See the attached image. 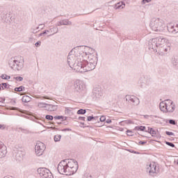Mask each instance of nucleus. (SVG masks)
Returning <instances> with one entry per match:
<instances>
[{
	"label": "nucleus",
	"instance_id": "1",
	"mask_svg": "<svg viewBox=\"0 0 178 178\" xmlns=\"http://www.w3.org/2000/svg\"><path fill=\"white\" fill-rule=\"evenodd\" d=\"M67 62L71 69L79 73L91 72L98 63V56L94 49L81 46L74 47L68 54Z\"/></svg>",
	"mask_w": 178,
	"mask_h": 178
},
{
	"label": "nucleus",
	"instance_id": "2",
	"mask_svg": "<svg viewBox=\"0 0 178 178\" xmlns=\"http://www.w3.org/2000/svg\"><path fill=\"white\" fill-rule=\"evenodd\" d=\"M170 48H172L170 40L162 36L150 39L148 42V49L152 52H158L161 56L170 52Z\"/></svg>",
	"mask_w": 178,
	"mask_h": 178
},
{
	"label": "nucleus",
	"instance_id": "3",
	"mask_svg": "<svg viewBox=\"0 0 178 178\" xmlns=\"http://www.w3.org/2000/svg\"><path fill=\"white\" fill-rule=\"evenodd\" d=\"M58 172L60 175H65V176H72L77 172L79 169V163L76 160H63L58 165Z\"/></svg>",
	"mask_w": 178,
	"mask_h": 178
},
{
	"label": "nucleus",
	"instance_id": "4",
	"mask_svg": "<svg viewBox=\"0 0 178 178\" xmlns=\"http://www.w3.org/2000/svg\"><path fill=\"white\" fill-rule=\"evenodd\" d=\"M149 27L153 30V31H156V33H163L165 31L166 29V24H165V22L159 18H152L149 23Z\"/></svg>",
	"mask_w": 178,
	"mask_h": 178
},
{
	"label": "nucleus",
	"instance_id": "5",
	"mask_svg": "<svg viewBox=\"0 0 178 178\" xmlns=\"http://www.w3.org/2000/svg\"><path fill=\"white\" fill-rule=\"evenodd\" d=\"M9 66L13 70L19 72L24 67V57L18 56L11 58L9 61Z\"/></svg>",
	"mask_w": 178,
	"mask_h": 178
},
{
	"label": "nucleus",
	"instance_id": "6",
	"mask_svg": "<svg viewBox=\"0 0 178 178\" xmlns=\"http://www.w3.org/2000/svg\"><path fill=\"white\" fill-rule=\"evenodd\" d=\"M74 88L76 92H84L86 91V83L84 81L76 79L74 82Z\"/></svg>",
	"mask_w": 178,
	"mask_h": 178
},
{
	"label": "nucleus",
	"instance_id": "7",
	"mask_svg": "<svg viewBox=\"0 0 178 178\" xmlns=\"http://www.w3.org/2000/svg\"><path fill=\"white\" fill-rule=\"evenodd\" d=\"M146 169L150 176H155V175L158 173V168L156 167V163L155 162L147 163Z\"/></svg>",
	"mask_w": 178,
	"mask_h": 178
},
{
	"label": "nucleus",
	"instance_id": "8",
	"mask_svg": "<svg viewBox=\"0 0 178 178\" xmlns=\"http://www.w3.org/2000/svg\"><path fill=\"white\" fill-rule=\"evenodd\" d=\"M38 173L42 178H54V176L52 175L51 171L45 168H38Z\"/></svg>",
	"mask_w": 178,
	"mask_h": 178
},
{
	"label": "nucleus",
	"instance_id": "9",
	"mask_svg": "<svg viewBox=\"0 0 178 178\" xmlns=\"http://www.w3.org/2000/svg\"><path fill=\"white\" fill-rule=\"evenodd\" d=\"M35 151L38 156H41L45 151V145L42 142H38L35 146Z\"/></svg>",
	"mask_w": 178,
	"mask_h": 178
},
{
	"label": "nucleus",
	"instance_id": "10",
	"mask_svg": "<svg viewBox=\"0 0 178 178\" xmlns=\"http://www.w3.org/2000/svg\"><path fill=\"white\" fill-rule=\"evenodd\" d=\"M125 99L134 106H138L140 105V99L134 95H127Z\"/></svg>",
	"mask_w": 178,
	"mask_h": 178
},
{
	"label": "nucleus",
	"instance_id": "11",
	"mask_svg": "<svg viewBox=\"0 0 178 178\" xmlns=\"http://www.w3.org/2000/svg\"><path fill=\"white\" fill-rule=\"evenodd\" d=\"M1 19L5 23H7L8 24H10L13 20H15V17L10 16L9 14H8L7 12L3 11L1 13Z\"/></svg>",
	"mask_w": 178,
	"mask_h": 178
},
{
	"label": "nucleus",
	"instance_id": "12",
	"mask_svg": "<svg viewBox=\"0 0 178 178\" xmlns=\"http://www.w3.org/2000/svg\"><path fill=\"white\" fill-rule=\"evenodd\" d=\"M58 31H59V29L54 26L52 28H50L49 30H44L43 31V34H45V35H47L48 37H51L52 35H55V34H57Z\"/></svg>",
	"mask_w": 178,
	"mask_h": 178
},
{
	"label": "nucleus",
	"instance_id": "13",
	"mask_svg": "<svg viewBox=\"0 0 178 178\" xmlns=\"http://www.w3.org/2000/svg\"><path fill=\"white\" fill-rule=\"evenodd\" d=\"M176 109V104L172 100H167V113H172Z\"/></svg>",
	"mask_w": 178,
	"mask_h": 178
},
{
	"label": "nucleus",
	"instance_id": "14",
	"mask_svg": "<svg viewBox=\"0 0 178 178\" xmlns=\"http://www.w3.org/2000/svg\"><path fill=\"white\" fill-rule=\"evenodd\" d=\"M6 154H8L6 146L3 145V143L0 141V159L5 158Z\"/></svg>",
	"mask_w": 178,
	"mask_h": 178
},
{
	"label": "nucleus",
	"instance_id": "15",
	"mask_svg": "<svg viewBox=\"0 0 178 178\" xmlns=\"http://www.w3.org/2000/svg\"><path fill=\"white\" fill-rule=\"evenodd\" d=\"M92 95L94 98H101L104 95L102 89L101 88H95L92 91Z\"/></svg>",
	"mask_w": 178,
	"mask_h": 178
},
{
	"label": "nucleus",
	"instance_id": "16",
	"mask_svg": "<svg viewBox=\"0 0 178 178\" xmlns=\"http://www.w3.org/2000/svg\"><path fill=\"white\" fill-rule=\"evenodd\" d=\"M56 26H72V22L69 21V19H63L58 22Z\"/></svg>",
	"mask_w": 178,
	"mask_h": 178
},
{
	"label": "nucleus",
	"instance_id": "17",
	"mask_svg": "<svg viewBox=\"0 0 178 178\" xmlns=\"http://www.w3.org/2000/svg\"><path fill=\"white\" fill-rule=\"evenodd\" d=\"M46 108L47 111H49V112H55V111H58V105L47 104Z\"/></svg>",
	"mask_w": 178,
	"mask_h": 178
},
{
	"label": "nucleus",
	"instance_id": "18",
	"mask_svg": "<svg viewBox=\"0 0 178 178\" xmlns=\"http://www.w3.org/2000/svg\"><path fill=\"white\" fill-rule=\"evenodd\" d=\"M159 106L162 112H164V113H167V100H165L164 102H161L160 103Z\"/></svg>",
	"mask_w": 178,
	"mask_h": 178
},
{
	"label": "nucleus",
	"instance_id": "19",
	"mask_svg": "<svg viewBox=\"0 0 178 178\" xmlns=\"http://www.w3.org/2000/svg\"><path fill=\"white\" fill-rule=\"evenodd\" d=\"M168 31L169 33H173L174 34L178 33V24L168 27Z\"/></svg>",
	"mask_w": 178,
	"mask_h": 178
},
{
	"label": "nucleus",
	"instance_id": "20",
	"mask_svg": "<svg viewBox=\"0 0 178 178\" xmlns=\"http://www.w3.org/2000/svg\"><path fill=\"white\" fill-rule=\"evenodd\" d=\"M171 63L174 67L178 69V56H174L171 59Z\"/></svg>",
	"mask_w": 178,
	"mask_h": 178
},
{
	"label": "nucleus",
	"instance_id": "21",
	"mask_svg": "<svg viewBox=\"0 0 178 178\" xmlns=\"http://www.w3.org/2000/svg\"><path fill=\"white\" fill-rule=\"evenodd\" d=\"M26 153L22 150L17 152L16 158L18 161H22V158H24Z\"/></svg>",
	"mask_w": 178,
	"mask_h": 178
},
{
	"label": "nucleus",
	"instance_id": "22",
	"mask_svg": "<svg viewBox=\"0 0 178 178\" xmlns=\"http://www.w3.org/2000/svg\"><path fill=\"white\" fill-rule=\"evenodd\" d=\"M124 6H126V4H124V3L118 2L115 5L114 8L115 9H123Z\"/></svg>",
	"mask_w": 178,
	"mask_h": 178
},
{
	"label": "nucleus",
	"instance_id": "23",
	"mask_svg": "<svg viewBox=\"0 0 178 178\" xmlns=\"http://www.w3.org/2000/svg\"><path fill=\"white\" fill-rule=\"evenodd\" d=\"M31 101V97H29L28 95L23 96L22 97V102H30Z\"/></svg>",
	"mask_w": 178,
	"mask_h": 178
},
{
	"label": "nucleus",
	"instance_id": "24",
	"mask_svg": "<svg viewBox=\"0 0 178 178\" xmlns=\"http://www.w3.org/2000/svg\"><path fill=\"white\" fill-rule=\"evenodd\" d=\"M61 138H62V136L60 135H56L54 136V138L55 143H59Z\"/></svg>",
	"mask_w": 178,
	"mask_h": 178
},
{
	"label": "nucleus",
	"instance_id": "25",
	"mask_svg": "<svg viewBox=\"0 0 178 178\" xmlns=\"http://www.w3.org/2000/svg\"><path fill=\"white\" fill-rule=\"evenodd\" d=\"M47 105H48V104L44 102L38 103V108H47Z\"/></svg>",
	"mask_w": 178,
	"mask_h": 178
},
{
	"label": "nucleus",
	"instance_id": "26",
	"mask_svg": "<svg viewBox=\"0 0 178 178\" xmlns=\"http://www.w3.org/2000/svg\"><path fill=\"white\" fill-rule=\"evenodd\" d=\"M148 133H149L152 136H155L156 134V131L154 130V129L150 128L148 129Z\"/></svg>",
	"mask_w": 178,
	"mask_h": 178
},
{
	"label": "nucleus",
	"instance_id": "27",
	"mask_svg": "<svg viewBox=\"0 0 178 178\" xmlns=\"http://www.w3.org/2000/svg\"><path fill=\"white\" fill-rule=\"evenodd\" d=\"M134 130H138L140 131H144L145 130V127L140 126V127H136Z\"/></svg>",
	"mask_w": 178,
	"mask_h": 178
},
{
	"label": "nucleus",
	"instance_id": "28",
	"mask_svg": "<svg viewBox=\"0 0 178 178\" xmlns=\"http://www.w3.org/2000/svg\"><path fill=\"white\" fill-rule=\"evenodd\" d=\"M1 77L3 79V80H9L10 79V76H8L5 74H2Z\"/></svg>",
	"mask_w": 178,
	"mask_h": 178
},
{
	"label": "nucleus",
	"instance_id": "29",
	"mask_svg": "<svg viewBox=\"0 0 178 178\" xmlns=\"http://www.w3.org/2000/svg\"><path fill=\"white\" fill-rule=\"evenodd\" d=\"M54 119H57V120L63 119V120H66V119H67V118L63 117L62 115H58V116H55Z\"/></svg>",
	"mask_w": 178,
	"mask_h": 178
},
{
	"label": "nucleus",
	"instance_id": "30",
	"mask_svg": "<svg viewBox=\"0 0 178 178\" xmlns=\"http://www.w3.org/2000/svg\"><path fill=\"white\" fill-rule=\"evenodd\" d=\"M39 29H40V26H38L36 28H33V29H32V33L33 34H37V32L39 31Z\"/></svg>",
	"mask_w": 178,
	"mask_h": 178
},
{
	"label": "nucleus",
	"instance_id": "31",
	"mask_svg": "<svg viewBox=\"0 0 178 178\" xmlns=\"http://www.w3.org/2000/svg\"><path fill=\"white\" fill-rule=\"evenodd\" d=\"M24 90V87L19 86V88H15V91H18V92H20V91H23Z\"/></svg>",
	"mask_w": 178,
	"mask_h": 178
},
{
	"label": "nucleus",
	"instance_id": "32",
	"mask_svg": "<svg viewBox=\"0 0 178 178\" xmlns=\"http://www.w3.org/2000/svg\"><path fill=\"white\" fill-rule=\"evenodd\" d=\"M86 113V110L80 109L77 111L78 115H84Z\"/></svg>",
	"mask_w": 178,
	"mask_h": 178
},
{
	"label": "nucleus",
	"instance_id": "33",
	"mask_svg": "<svg viewBox=\"0 0 178 178\" xmlns=\"http://www.w3.org/2000/svg\"><path fill=\"white\" fill-rule=\"evenodd\" d=\"M126 124H134V121L131 120H125Z\"/></svg>",
	"mask_w": 178,
	"mask_h": 178
},
{
	"label": "nucleus",
	"instance_id": "34",
	"mask_svg": "<svg viewBox=\"0 0 178 178\" xmlns=\"http://www.w3.org/2000/svg\"><path fill=\"white\" fill-rule=\"evenodd\" d=\"M15 80H17V81H23V77L22 76H15Z\"/></svg>",
	"mask_w": 178,
	"mask_h": 178
},
{
	"label": "nucleus",
	"instance_id": "35",
	"mask_svg": "<svg viewBox=\"0 0 178 178\" xmlns=\"http://www.w3.org/2000/svg\"><path fill=\"white\" fill-rule=\"evenodd\" d=\"M127 136H129V137H132V136H134L133 131L131 130H127Z\"/></svg>",
	"mask_w": 178,
	"mask_h": 178
},
{
	"label": "nucleus",
	"instance_id": "36",
	"mask_svg": "<svg viewBox=\"0 0 178 178\" xmlns=\"http://www.w3.org/2000/svg\"><path fill=\"white\" fill-rule=\"evenodd\" d=\"M72 108L66 107L65 113H67V114L70 113V112H72Z\"/></svg>",
	"mask_w": 178,
	"mask_h": 178
},
{
	"label": "nucleus",
	"instance_id": "37",
	"mask_svg": "<svg viewBox=\"0 0 178 178\" xmlns=\"http://www.w3.org/2000/svg\"><path fill=\"white\" fill-rule=\"evenodd\" d=\"M35 47H36V48H40V47H41V41L39 40L35 43Z\"/></svg>",
	"mask_w": 178,
	"mask_h": 178
},
{
	"label": "nucleus",
	"instance_id": "38",
	"mask_svg": "<svg viewBox=\"0 0 178 178\" xmlns=\"http://www.w3.org/2000/svg\"><path fill=\"white\" fill-rule=\"evenodd\" d=\"M46 119H47V120H54V116L52 115H46Z\"/></svg>",
	"mask_w": 178,
	"mask_h": 178
},
{
	"label": "nucleus",
	"instance_id": "39",
	"mask_svg": "<svg viewBox=\"0 0 178 178\" xmlns=\"http://www.w3.org/2000/svg\"><path fill=\"white\" fill-rule=\"evenodd\" d=\"M100 122H105V120H106V118L104 115L100 117Z\"/></svg>",
	"mask_w": 178,
	"mask_h": 178
},
{
	"label": "nucleus",
	"instance_id": "40",
	"mask_svg": "<svg viewBox=\"0 0 178 178\" xmlns=\"http://www.w3.org/2000/svg\"><path fill=\"white\" fill-rule=\"evenodd\" d=\"M6 129V125L0 124V130H5Z\"/></svg>",
	"mask_w": 178,
	"mask_h": 178
},
{
	"label": "nucleus",
	"instance_id": "41",
	"mask_svg": "<svg viewBox=\"0 0 178 178\" xmlns=\"http://www.w3.org/2000/svg\"><path fill=\"white\" fill-rule=\"evenodd\" d=\"M120 126H127V124H126V121H121L120 123H119Z\"/></svg>",
	"mask_w": 178,
	"mask_h": 178
},
{
	"label": "nucleus",
	"instance_id": "42",
	"mask_svg": "<svg viewBox=\"0 0 178 178\" xmlns=\"http://www.w3.org/2000/svg\"><path fill=\"white\" fill-rule=\"evenodd\" d=\"M94 119H95V118H94L92 116H89V117H88L87 120H88V122H91V120H92Z\"/></svg>",
	"mask_w": 178,
	"mask_h": 178
},
{
	"label": "nucleus",
	"instance_id": "43",
	"mask_svg": "<svg viewBox=\"0 0 178 178\" xmlns=\"http://www.w3.org/2000/svg\"><path fill=\"white\" fill-rule=\"evenodd\" d=\"M169 123H170V124L175 125V124H176V121H175L174 120H170Z\"/></svg>",
	"mask_w": 178,
	"mask_h": 178
},
{
	"label": "nucleus",
	"instance_id": "44",
	"mask_svg": "<svg viewBox=\"0 0 178 178\" xmlns=\"http://www.w3.org/2000/svg\"><path fill=\"white\" fill-rule=\"evenodd\" d=\"M1 85H2V86H1L2 90H3V88H6V87H8V83H2Z\"/></svg>",
	"mask_w": 178,
	"mask_h": 178
},
{
	"label": "nucleus",
	"instance_id": "45",
	"mask_svg": "<svg viewBox=\"0 0 178 178\" xmlns=\"http://www.w3.org/2000/svg\"><path fill=\"white\" fill-rule=\"evenodd\" d=\"M167 145H169L170 147H175V144L170 143V142H166Z\"/></svg>",
	"mask_w": 178,
	"mask_h": 178
},
{
	"label": "nucleus",
	"instance_id": "46",
	"mask_svg": "<svg viewBox=\"0 0 178 178\" xmlns=\"http://www.w3.org/2000/svg\"><path fill=\"white\" fill-rule=\"evenodd\" d=\"M165 134H167V136H175V134H173V132L165 131Z\"/></svg>",
	"mask_w": 178,
	"mask_h": 178
},
{
	"label": "nucleus",
	"instance_id": "47",
	"mask_svg": "<svg viewBox=\"0 0 178 178\" xmlns=\"http://www.w3.org/2000/svg\"><path fill=\"white\" fill-rule=\"evenodd\" d=\"M149 2H151V0H143V3H148Z\"/></svg>",
	"mask_w": 178,
	"mask_h": 178
},
{
	"label": "nucleus",
	"instance_id": "48",
	"mask_svg": "<svg viewBox=\"0 0 178 178\" xmlns=\"http://www.w3.org/2000/svg\"><path fill=\"white\" fill-rule=\"evenodd\" d=\"M79 120H83L84 122L86 120V117H79Z\"/></svg>",
	"mask_w": 178,
	"mask_h": 178
},
{
	"label": "nucleus",
	"instance_id": "49",
	"mask_svg": "<svg viewBox=\"0 0 178 178\" xmlns=\"http://www.w3.org/2000/svg\"><path fill=\"white\" fill-rule=\"evenodd\" d=\"M62 131H72V129H62Z\"/></svg>",
	"mask_w": 178,
	"mask_h": 178
},
{
	"label": "nucleus",
	"instance_id": "50",
	"mask_svg": "<svg viewBox=\"0 0 178 178\" xmlns=\"http://www.w3.org/2000/svg\"><path fill=\"white\" fill-rule=\"evenodd\" d=\"M106 123L111 124V123H112V120L108 119V120H106Z\"/></svg>",
	"mask_w": 178,
	"mask_h": 178
},
{
	"label": "nucleus",
	"instance_id": "51",
	"mask_svg": "<svg viewBox=\"0 0 178 178\" xmlns=\"http://www.w3.org/2000/svg\"><path fill=\"white\" fill-rule=\"evenodd\" d=\"M147 142H145V141H140L139 142V144H140L141 145H144V144H146Z\"/></svg>",
	"mask_w": 178,
	"mask_h": 178
},
{
	"label": "nucleus",
	"instance_id": "52",
	"mask_svg": "<svg viewBox=\"0 0 178 178\" xmlns=\"http://www.w3.org/2000/svg\"><path fill=\"white\" fill-rule=\"evenodd\" d=\"M42 35H45V33H44V32L39 34V37H42Z\"/></svg>",
	"mask_w": 178,
	"mask_h": 178
},
{
	"label": "nucleus",
	"instance_id": "53",
	"mask_svg": "<svg viewBox=\"0 0 178 178\" xmlns=\"http://www.w3.org/2000/svg\"><path fill=\"white\" fill-rule=\"evenodd\" d=\"M86 177H87V178H91V175H90V174H86Z\"/></svg>",
	"mask_w": 178,
	"mask_h": 178
},
{
	"label": "nucleus",
	"instance_id": "54",
	"mask_svg": "<svg viewBox=\"0 0 178 178\" xmlns=\"http://www.w3.org/2000/svg\"><path fill=\"white\" fill-rule=\"evenodd\" d=\"M10 109H11L12 111H15L16 108L12 107Z\"/></svg>",
	"mask_w": 178,
	"mask_h": 178
},
{
	"label": "nucleus",
	"instance_id": "55",
	"mask_svg": "<svg viewBox=\"0 0 178 178\" xmlns=\"http://www.w3.org/2000/svg\"><path fill=\"white\" fill-rule=\"evenodd\" d=\"M43 98H44V99H49V97H43Z\"/></svg>",
	"mask_w": 178,
	"mask_h": 178
},
{
	"label": "nucleus",
	"instance_id": "56",
	"mask_svg": "<svg viewBox=\"0 0 178 178\" xmlns=\"http://www.w3.org/2000/svg\"><path fill=\"white\" fill-rule=\"evenodd\" d=\"M3 104V102H0V106H2Z\"/></svg>",
	"mask_w": 178,
	"mask_h": 178
},
{
	"label": "nucleus",
	"instance_id": "57",
	"mask_svg": "<svg viewBox=\"0 0 178 178\" xmlns=\"http://www.w3.org/2000/svg\"><path fill=\"white\" fill-rule=\"evenodd\" d=\"M0 90H3V89H2V84L0 85Z\"/></svg>",
	"mask_w": 178,
	"mask_h": 178
},
{
	"label": "nucleus",
	"instance_id": "58",
	"mask_svg": "<svg viewBox=\"0 0 178 178\" xmlns=\"http://www.w3.org/2000/svg\"><path fill=\"white\" fill-rule=\"evenodd\" d=\"M120 131H123V128L120 129Z\"/></svg>",
	"mask_w": 178,
	"mask_h": 178
},
{
	"label": "nucleus",
	"instance_id": "59",
	"mask_svg": "<svg viewBox=\"0 0 178 178\" xmlns=\"http://www.w3.org/2000/svg\"><path fill=\"white\" fill-rule=\"evenodd\" d=\"M4 101H5V99H3V102H4Z\"/></svg>",
	"mask_w": 178,
	"mask_h": 178
},
{
	"label": "nucleus",
	"instance_id": "60",
	"mask_svg": "<svg viewBox=\"0 0 178 178\" xmlns=\"http://www.w3.org/2000/svg\"><path fill=\"white\" fill-rule=\"evenodd\" d=\"M51 129H55V127H51Z\"/></svg>",
	"mask_w": 178,
	"mask_h": 178
},
{
	"label": "nucleus",
	"instance_id": "61",
	"mask_svg": "<svg viewBox=\"0 0 178 178\" xmlns=\"http://www.w3.org/2000/svg\"><path fill=\"white\" fill-rule=\"evenodd\" d=\"M40 26H42V24H40Z\"/></svg>",
	"mask_w": 178,
	"mask_h": 178
},
{
	"label": "nucleus",
	"instance_id": "62",
	"mask_svg": "<svg viewBox=\"0 0 178 178\" xmlns=\"http://www.w3.org/2000/svg\"><path fill=\"white\" fill-rule=\"evenodd\" d=\"M21 130H24V129H22Z\"/></svg>",
	"mask_w": 178,
	"mask_h": 178
}]
</instances>
